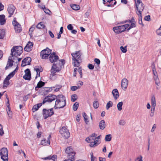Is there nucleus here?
<instances>
[{
    "instance_id": "obj_1",
    "label": "nucleus",
    "mask_w": 161,
    "mask_h": 161,
    "mask_svg": "<svg viewBox=\"0 0 161 161\" xmlns=\"http://www.w3.org/2000/svg\"><path fill=\"white\" fill-rule=\"evenodd\" d=\"M66 104L65 97L63 95H58L57 96L54 108L55 109H59L64 107Z\"/></svg>"
},
{
    "instance_id": "obj_2",
    "label": "nucleus",
    "mask_w": 161,
    "mask_h": 161,
    "mask_svg": "<svg viewBox=\"0 0 161 161\" xmlns=\"http://www.w3.org/2000/svg\"><path fill=\"white\" fill-rule=\"evenodd\" d=\"M82 53L80 51H76L75 53H72V59L74 61L73 63L74 66L78 67L80 65V62L82 60Z\"/></svg>"
},
{
    "instance_id": "obj_3",
    "label": "nucleus",
    "mask_w": 161,
    "mask_h": 161,
    "mask_svg": "<svg viewBox=\"0 0 161 161\" xmlns=\"http://www.w3.org/2000/svg\"><path fill=\"white\" fill-rule=\"evenodd\" d=\"M23 48L21 46H14L11 49V55L12 57H17L20 56L22 53Z\"/></svg>"
},
{
    "instance_id": "obj_4",
    "label": "nucleus",
    "mask_w": 161,
    "mask_h": 161,
    "mask_svg": "<svg viewBox=\"0 0 161 161\" xmlns=\"http://www.w3.org/2000/svg\"><path fill=\"white\" fill-rule=\"evenodd\" d=\"M1 158L3 161H8V150L6 148L3 147L0 150Z\"/></svg>"
},
{
    "instance_id": "obj_5",
    "label": "nucleus",
    "mask_w": 161,
    "mask_h": 161,
    "mask_svg": "<svg viewBox=\"0 0 161 161\" xmlns=\"http://www.w3.org/2000/svg\"><path fill=\"white\" fill-rule=\"evenodd\" d=\"M136 8L139 14H142L141 12L143 10L144 7V4L142 3L141 0H137L135 1Z\"/></svg>"
},
{
    "instance_id": "obj_6",
    "label": "nucleus",
    "mask_w": 161,
    "mask_h": 161,
    "mask_svg": "<svg viewBox=\"0 0 161 161\" xmlns=\"http://www.w3.org/2000/svg\"><path fill=\"white\" fill-rule=\"evenodd\" d=\"M51 50L48 48L42 50L40 54L42 58L43 59H46L48 58V56L51 53Z\"/></svg>"
},
{
    "instance_id": "obj_7",
    "label": "nucleus",
    "mask_w": 161,
    "mask_h": 161,
    "mask_svg": "<svg viewBox=\"0 0 161 161\" xmlns=\"http://www.w3.org/2000/svg\"><path fill=\"white\" fill-rule=\"evenodd\" d=\"M12 24L14 26V29L16 32L19 33L21 31L22 29L21 26L19 23L16 21L15 18H14L12 22Z\"/></svg>"
},
{
    "instance_id": "obj_8",
    "label": "nucleus",
    "mask_w": 161,
    "mask_h": 161,
    "mask_svg": "<svg viewBox=\"0 0 161 161\" xmlns=\"http://www.w3.org/2000/svg\"><path fill=\"white\" fill-rule=\"evenodd\" d=\"M53 109V108L47 110L45 108L43 109V114L44 119H46L53 114L54 112Z\"/></svg>"
},
{
    "instance_id": "obj_9",
    "label": "nucleus",
    "mask_w": 161,
    "mask_h": 161,
    "mask_svg": "<svg viewBox=\"0 0 161 161\" xmlns=\"http://www.w3.org/2000/svg\"><path fill=\"white\" fill-rule=\"evenodd\" d=\"M57 97V96H56L55 95L52 94H49L44 98L43 101L42 103L44 104L46 102L51 103L55 99L56 100Z\"/></svg>"
},
{
    "instance_id": "obj_10",
    "label": "nucleus",
    "mask_w": 161,
    "mask_h": 161,
    "mask_svg": "<svg viewBox=\"0 0 161 161\" xmlns=\"http://www.w3.org/2000/svg\"><path fill=\"white\" fill-rule=\"evenodd\" d=\"M62 136L65 139H67L69 137L70 133L66 127H63L59 131Z\"/></svg>"
},
{
    "instance_id": "obj_11",
    "label": "nucleus",
    "mask_w": 161,
    "mask_h": 161,
    "mask_svg": "<svg viewBox=\"0 0 161 161\" xmlns=\"http://www.w3.org/2000/svg\"><path fill=\"white\" fill-rule=\"evenodd\" d=\"M60 70V69L58 66L57 64H54L51 69V75L54 76L56 72H58Z\"/></svg>"
},
{
    "instance_id": "obj_12",
    "label": "nucleus",
    "mask_w": 161,
    "mask_h": 161,
    "mask_svg": "<svg viewBox=\"0 0 161 161\" xmlns=\"http://www.w3.org/2000/svg\"><path fill=\"white\" fill-rule=\"evenodd\" d=\"M15 8L14 6L11 4H9L7 9V10L9 15L8 17H10L13 15L15 10Z\"/></svg>"
},
{
    "instance_id": "obj_13",
    "label": "nucleus",
    "mask_w": 161,
    "mask_h": 161,
    "mask_svg": "<svg viewBox=\"0 0 161 161\" xmlns=\"http://www.w3.org/2000/svg\"><path fill=\"white\" fill-rule=\"evenodd\" d=\"M151 104L152 108L151 110V113H154L156 106V101L155 97L154 96H152L151 97Z\"/></svg>"
},
{
    "instance_id": "obj_14",
    "label": "nucleus",
    "mask_w": 161,
    "mask_h": 161,
    "mask_svg": "<svg viewBox=\"0 0 161 161\" xmlns=\"http://www.w3.org/2000/svg\"><path fill=\"white\" fill-rule=\"evenodd\" d=\"M49 59L50 61L53 63L58 60V57L56 55L55 53L53 52L50 55Z\"/></svg>"
},
{
    "instance_id": "obj_15",
    "label": "nucleus",
    "mask_w": 161,
    "mask_h": 161,
    "mask_svg": "<svg viewBox=\"0 0 161 161\" xmlns=\"http://www.w3.org/2000/svg\"><path fill=\"white\" fill-rule=\"evenodd\" d=\"M31 61V59L30 57H27L25 58L22 61V63L21 65V66L22 67H24L27 65H30Z\"/></svg>"
},
{
    "instance_id": "obj_16",
    "label": "nucleus",
    "mask_w": 161,
    "mask_h": 161,
    "mask_svg": "<svg viewBox=\"0 0 161 161\" xmlns=\"http://www.w3.org/2000/svg\"><path fill=\"white\" fill-rule=\"evenodd\" d=\"M25 74L23 76V78L25 80H30L31 79V71L29 69H27L25 71Z\"/></svg>"
},
{
    "instance_id": "obj_17",
    "label": "nucleus",
    "mask_w": 161,
    "mask_h": 161,
    "mask_svg": "<svg viewBox=\"0 0 161 161\" xmlns=\"http://www.w3.org/2000/svg\"><path fill=\"white\" fill-rule=\"evenodd\" d=\"M122 25L118 26L113 28V30L116 33L119 34L125 31Z\"/></svg>"
},
{
    "instance_id": "obj_18",
    "label": "nucleus",
    "mask_w": 161,
    "mask_h": 161,
    "mask_svg": "<svg viewBox=\"0 0 161 161\" xmlns=\"http://www.w3.org/2000/svg\"><path fill=\"white\" fill-rule=\"evenodd\" d=\"M128 81L126 78H124L121 80V86L122 89L125 90L128 86Z\"/></svg>"
},
{
    "instance_id": "obj_19",
    "label": "nucleus",
    "mask_w": 161,
    "mask_h": 161,
    "mask_svg": "<svg viewBox=\"0 0 161 161\" xmlns=\"http://www.w3.org/2000/svg\"><path fill=\"white\" fill-rule=\"evenodd\" d=\"M33 45V44L32 42H29L25 47L24 49V50L26 52L30 51L32 50Z\"/></svg>"
},
{
    "instance_id": "obj_20",
    "label": "nucleus",
    "mask_w": 161,
    "mask_h": 161,
    "mask_svg": "<svg viewBox=\"0 0 161 161\" xmlns=\"http://www.w3.org/2000/svg\"><path fill=\"white\" fill-rule=\"evenodd\" d=\"M97 136V135L95 133H93L91 136L87 137L86 139V141L88 142H93L95 139L94 137H96Z\"/></svg>"
},
{
    "instance_id": "obj_21",
    "label": "nucleus",
    "mask_w": 161,
    "mask_h": 161,
    "mask_svg": "<svg viewBox=\"0 0 161 161\" xmlns=\"http://www.w3.org/2000/svg\"><path fill=\"white\" fill-rule=\"evenodd\" d=\"M65 152L68 154H69L72 153V157H73V156L75 155V152L73 151L71 147H67L66 149Z\"/></svg>"
},
{
    "instance_id": "obj_22",
    "label": "nucleus",
    "mask_w": 161,
    "mask_h": 161,
    "mask_svg": "<svg viewBox=\"0 0 161 161\" xmlns=\"http://www.w3.org/2000/svg\"><path fill=\"white\" fill-rule=\"evenodd\" d=\"M100 143V142H99V140L97 139L95 137L94 141L90 143V146L91 147H95L98 145Z\"/></svg>"
},
{
    "instance_id": "obj_23",
    "label": "nucleus",
    "mask_w": 161,
    "mask_h": 161,
    "mask_svg": "<svg viewBox=\"0 0 161 161\" xmlns=\"http://www.w3.org/2000/svg\"><path fill=\"white\" fill-rule=\"evenodd\" d=\"M112 94L114 99L115 100L118 99L119 97V93L117 89H115L113 90L112 91Z\"/></svg>"
},
{
    "instance_id": "obj_24",
    "label": "nucleus",
    "mask_w": 161,
    "mask_h": 161,
    "mask_svg": "<svg viewBox=\"0 0 161 161\" xmlns=\"http://www.w3.org/2000/svg\"><path fill=\"white\" fill-rule=\"evenodd\" d=\"M12 57L11 56L9 57L8 64L5 67L6 69H8L9 67H12L13 65V63L14 62V61L12 60Z\"/></svg>"
},
{
    "instance_id": "obj_25",
    "label": "nucleus",
    "mask_w": 161,
    "mask_h": 161,
    "mask_svg": "<svg viewBox=\"0 0 161 161\" xmlns=\"http://www.w3.org/2000/svg\"><path fill=\"white\" fill-rule=\"evenodd\" d=\"M51 137V135H49L47 138V140L46 142V139H44L43 140L41 141V144L42 145H43L44 146H45L46 145L47 143H48L49 144H50V142L49 140L50 138Z\"/></svg>"
},
{
    "instance_id": "obj_26",
    "label": "nucleus",
    "mask_w": 161,
    "mask_h": 161,
    "mask_svg": "<svg viewBox=\"0 0 161 161\" xmlns=\"http://www.w3.org/2000/svg\"><path fill=\"white\" fill-rule=\"evenodd\" d=\"M116 3V1L115 0H110L108 3L105 4V5L108 7H113Z\"/></svg>"
},
{
    "instance_id": "obj_27",
    "label": "nucleus",
    "mask_w": 161,
    "mask_h": 161,
    "mask_svg": "<svg viewBox=\"0 0 161 161\" xmlns=\"http://www.w3.org/2000/svg\"><path fill=\"white\" fill-rule=\"evenodd\" d=\"M5 23V16L4 14L0 15V24L1 25H3Z\"/></svg>"
},
{
    "instance_id": "obj_28",
    "label": "nucleus",
    "mask_w": 161,
    "mask_h": 161,
    "mask_svg": "<svg viewBox=\"0 0 161 161\" xmlns=\"http://www.w3.org/2000/svg\"><path fill=\"white\" fill-rule=\"evenodd\" d=\"M105 122L104 120H101L99 123V128L101 130H103L105 127Z\"/></svg>"
},
{
    "instance_id": "obj_29",
    "label": "nucleus",
    "mask_w": 161,
    "mask_h": 161,
    "mask_svg": "<svg viewBox=\"0 0 161 161\" xmlns=\"http://www.w3.org/2000/svg\"><path fill=\"white\" fill-rule=\"evenodd\" d=\"M45 82H42V81H40L37 85V86L35 87V89L36 91L37 90V89L39 88H41L43 86H44L45 85Z\"/></svg>"
},
{
    "instance_id": "obj_30",
    "label": "nucleus",
    "mask_w": 161,
    "mask_h": 161,
    "mask_svg": "<svg viewBox=\"0 0 161 161\" xmlns=\"http://www.w3.org/2000/svg\"><path fill=\"white\" fill-rule=\"evenodd\" d=\"M7 99H8V101L7 103V106L8 107V109H7V114H8V116L9 117H10L11 115V112L10 111V108L9 107V103L8 99V98H7Z\"/></svg>"
},
{
    "instance_id": "obj_31",
    "label": "nucleus",
    "mask_w": 161,
    "mask_h": 161,
    "mask_svg": "<svg viewBox=\"0 0 161 161\" xmlns=\"http://www.w3.org/2000/svg\"><path fill=\"white\" fill-rule=\"evenodd\" d=\"M36 27L37 28L39 29L45 28L46 30H47L45 26L43 24L42 22L39 23L36 25Z\"/></svg>"
},
{
    "instance_id": "obj_32",
    "label": "nucleus",
    "mask_w": 161,
    "mask_h": 161,
    "mask_svg": "<svg viewBox=\"0 0 161 161\" xmlns=\"http://www.w3.org/2000/svg\"><path fill=\"white\" fill-rule=\"evenodd\" d=\"M34 70H35L37 73H40L42 72L43 70V69L40 66H35L34 69Z\"/></svg>"
},
{
    "instance_id": "obj_33",
    "label": "nucleus",
    "mask_w": 161,
    "mask_h": 161,
    "mask_svg": "<svg viewBox=\"0 0 161 161\" xmlns=\"http://www.w3.org/2000/svg\"><path fill=\"white\" fill-rule=\"evenodd\" d=\"M72 9L75 10H77L79 9L80 6L76 4H73L71 6Z\"/></svg>"
},
{
    "instance_id": "obj_34",
    "label": "nucleus",
    "mask_w": 161,
    "mask_h": 161,
    "mask_svg": "<svg viewBox=\"0 0 161 161\" xmlns=\"http://www.w3.org/2000/svg\"><path fill=\"white\" fill-rule=\"evenodd\" d=\"M123 102H120L117 105V107L119 111H121L122 109V106L123 105Z\"/></svg>"
},
{
    "instance_id": "obj_35",
    "label": "nucleus",
    "mask_w": 161,
    "mask_h": 161,
    "mask_svg": "<svg viewBox=\"0 0 161 161\" xmlns=\"http://www.w3.org/2000/svg\"><path fill=\"white\" fill-rule=\"evenodd\" d=\"M113 105V102L111 101H109L107 104L106 106V109L107 110H108L110 107H112V106Z\"/></svg>"
},
{
    "instance_id": "obj_36",
    "label": "nucleus",
    "mask_w": 161,
    "mask_h": 161,
    "mask_svg": "<svg viewBox=\"0 0 161 161\" xmlns=\"http://www.w3.org/2000/svg\"><path fill=\"white\" fill-rule=\"evenodd\" d=\"M112 139L111 135V134H108L106 135L105 137V140L107 142H109Z\"/></svg>"
},
{
    "instance_id": "obj_37",
    "label": "nucleus",
    "mask_w": 161,
    "mask_h": 161,
    "mask_svg": "<svg viewBox=\"0 0 161 161\" xmlns=\"http://www.w3.org/2000/svg\"><path fill=\"white\" fill-rule=\"evenodd\" d=\"M83 116V117L84 119V121L85 122V123L87 124L88 122H89V121H88V119H87V116L86 114V113L85 112L83 113L82 114Z\"/></svg>"
},
{
    "instance_id": "obj_38",
    "label": "nucleus",
    "mask_w": 161,
    "mask_h": 161,
    "mask_svg": "<svg viewBox=\"0 0 161 161\" xmlns=\"http://www.w3.org/2000/svg\"><path fill=\"white\" fill-rule=\"evenodd\" d=\"M79 107V103L76 102H75L73 105V108L74 111H76L78 109Z\"/></svg>"
},
{
    "instance_id": "obj_39",
    "label": "nucleus",
    "mask_w": 161,
    "mask_h": 161,
    "mask_svg": "<svg viewBox=\"0 0 161 161\" xmlns=\"http://www.w3.org/2000/svg\"><path fill=\"white\" fill-rule=\"evenodd\" d=\"M120 48L122 52L123 53H125L127 51V46L123 47L121 46L120 47Z\"/></svg>"
},
{
    "instance_id": "obj_40",
    "label": "nucleus",
    "mask_w": 161,
    "mask_h": 161,
    "mask_svg": "<svg viewBox=\"0 0 161 161\" xmlns=\"http://www.w3.org/2000/svg\"><path fill=\"white\" fill-rule=\"evenodd\" d=\"M68 154L67 157L71 159L72 161H74L75 159V155L73 156V157H72V153H70Z\"/></svg>"
},
{
    "instance_id": "obj_41",
    "label": "nucleus",
    "mask_w": 161,
    "mask_h": 161,
    "mask_svg": "<svg viewBox=\"0 0 161 161\" xmlns=\"http://www.w3.org/2000/svg\"><path fill=\"white\" fill-rule=\"evenodd\" d=\"M77 99V95L76 94L72 95L71 96V101L73 102H75Z\"/></svg>"
},
{
    "instance_id": "obj_42",
    "label": "nucleus",
    "mask_w": 161,
    "mask_h": 161,
    "mask_svg": "<svg viewBox=\"0 0 161 161\" xmlns=\"http://www.w3.org/2000/svg\"><path fill=\"white\" fill-rule=\"evenodd\" d=\"M137 14L139 16V23L140 25H142V14H139L137 12Z\"/></svg>"
},
{
    "instance_id": "obj_43",
    "label": "nucleus",
    "mask_w": 161,
    "mask_h": 161,
    "mask_svg": "<svg viewBox=\"0 0 161 161\" xmlns=\"http://www.w3.org/2000/svg\"><path fill=\"white\" fill-rule=\"evenodd\" d=\"M136 26V25L135 22L131 23V25L127 29V31H129L131 28L135 27Z\"/></svg>"
},
{
    "instance_id": "obj_44",
    "label": "nucleus",
    "mask_w": 161,
    "mask_h": 161,
    "mask_svg": "<svg viewBox=\"0 0 161 161\" xmlns=\"http://www.w3.org/2000/svg\"><path fill=\"white\" fill-rule=\"evenodd\" d=\"M93 106L94 108H97L99 107L98 102L97 101L94 102L93 103Z\"/></svg>"
},
{
    "instance_id": "obj_45",
    "label": "nucleus",
    "mask_w": 161,
    "mask_h": 161,
    "mask_svg": "<svg viewBox=\"0 0 161 161\" xmlns=\"http://www.w3.org/2000/svg\"><path fill=\"white\" fill-rule=\"evenodd\" d=\"M3 87H7V86L9 84V81L8 80H4L3 82Z\"/></svg>"
},
{
    "instance_id": "obj_46",
    "label": "nucleus",
    "mask_w": 161,
    "mask_h": 161,
    "mask_svg": "<svg viewBox=\"0 0 161 161\" xmlns=\"http://www.w3.org/2000/svg\"><path fill=\"white\" fill-rule=\"evenodd\" d=\"M4 133V132L3 129V127L1 124H0V136H2Z\"/></svg>"
},
{
    "instance_id": "obj_47",
    "label": "nucleus",
    "mask_w": 161,
    "mask_h": 161,
    "mask_svg": "<svg viewBox=\"0 0 161 161\" xmlns=\"http://www.w3.org/2000/svg\"><path fill=\"white\" fill-rule=\"evenodd\" d=\"M125 124V122L123 120H120L119 121V124L121 125H124Z\"/></svg>"
},
{
    "instance_id": "obj_48",
    "label": "nucleus",
    "mask_w": 161,
    "mask_h": 161,
    "mask_svg": "<svg viewBox=\"0 0 161 161\" xmlns=\"http://www.w3.org/2000/svg\"><path fill=\"white\" fill-rule=\"evenodd\" d=\"M94 61L98 65H98L100 63V60L98 59L95 58L94 59Z\"/></svg>"
},
{
    "instance_id": "obj_49",
    "label": "nucleus",
    "mask_w": 161,
    "mask_h": 161,
    "mask_svg": "<svg viewBox=\"0 0 161 161\" xmlns=\"http://www.w3.org/2000/svg\"><path fill=\"white\" fill-rule=\"evenodd\" d=\"M156 32L157 34L160 36H161V26L160 27V28L157 30L156 31Z\"/></svg>"
},
{
    "instance_id": "obj_50",
    "label": "nucleus",
    "mask_w": 161,
    "mask_h": 161,
    "mask_svg": "<svg viewBox=\"0 0 161 161\" xmlns=\"http://www.w3.org/2000/svg\"><path fill=\"white\" fill-rule=\"evenodd\" d=\"M91 161H95L96 158L93 156V153H91Z\"/></svg>"
},
{
    "instance_id": "obj_51",
    "label": "nucleus",
    "mask_w": 161,
    "mask_h": 161,
    "mask_svg": "<svg viewBox=\"0 0 161 161\" xmlns=\"http://www.w3.org/2000/svg\"><path fill=\"white\" fill-rule=\"evenodd\" d=\"M68 29L70 31H72L73 28V27L72 26L71 24H69L67 26Z\"/></svg>"
},
{
    "instance_id": "obj_52",
    "label": "nucleus",
    "mask_w": 161,
    "mask_h": 161,
    "mask_svg": "<svg viewBox=\"0 0 161 161\" xmlns=\"http://www.w3.org/2000/svg\"><path fill=\"white\" fill-rule=\"evenodd\" d=\"M39 108V107H38V106L36 105H34L33 106V109H32L33 111L34 112L35 111L37 110Z\"/></svg>"
},
{
    "instance_id": "obj_53",
    "label": "nucleus",
    "mask_w": 161,
    "mask_h": 161,
    "mask_svg": "<svg viewBox=\"0 0 161 161\" xmlns=\"http://www.w3.org/2000/svg\"><path fill=\"white\" fill-rule=\"evenodd\" d=\"M88 67L89 69L92 70L94 69V66L92 64H89L88 65Z\"/></svg>"
},
{
    "instance_id": "obj_54",
    "label": "nucleus",
    "mask_w": 161,
    "mask_h": 161,
    "mask_svg": "<svg viewBox=\"0 0 161 161\" xmlns=\"http://www.w3.org/2000/svg\"><path fill=\"white\" fill-rule=\"evenodd\" d=\"M44 11L45 12V13L47 14H49V13H51V11L49 9H47L46 8L44 10Z\"/></svg>"
},
{
    "instance_id": "obj_55",
    "label": "nucleus",
    "mask_w": 161,
    "mask_h": 161,
    "mask_svg": "<svg viewBox=\"0 0 161 161\" xmlns=\"http://www.w3.org/2000/svg\"><path fill=\"white\" fill-rule=\"evenodd\" d=\"M122 26L124 27V29L125 31L126 29H127L129 27L130 25L129 24H125L122 25Z\"/></svg>"
},
{
    "instance_id": "obj_56",
    "label": "nucleus",
    "mask_w": 161,
    "mask_h": 161,
    "mask_svg": "<svg viewBox=\"0 0 161 161\" xmlns=\"http://www.w3.org/2000/svg\"><path fill=\"white\" fill-rule=\"evenodd\" d=\"M78 71L79 73L80 74V77L81 78L82 77V69H81V67H80L79 68V69H78Z\"/></svg>"
},
{
    "instance_id": "obj_57",
    "label": "nucleus",
    "mask_w": 161,
    "mask_h": 161,
    "mask_svg": "<svg viewBox=\"0 0 161 161\" xmlns=\"http://www.w3.org/2000/svg\"><path fill=\"white\" fill-rule=\"evenodd\" d=\"M140 158L138 157L135 159V161H143L142 160V157L141 156H140Z\"/></svg>"
},
{
    "instance_id": "obj_58",
    "label": "nucleus",
    "mask_w": 161,
    "mask_h": 161,
    "mask_svg": "<svg viewBox=\"0 0 161 161\" xmlns=\"http://www.w3.org/2000/svg\"><path fill=\"white\" fill-rule=\"evenodd\" d=\"M35 28V26L34 25L32 26L31 28H30L29 29V33H30V32H33Z\"/></svg>"
},
{
    "instance_id": "obj_59",
    "label": "nucleus",
    "mask_w": 161,
    "mask_h": 161,
    "mask_svg": "<svg viewBox=\"0 0 161 161\" xmlns=\"http://www.w3.org/2000/svg\"><path fill=\"white\" fill-rule=\"evenodd\" d=\"M78 89V87L75 86H72L71 87V89L72 91L76 90Z\"/></svg>"
},
{
    "instance_id": "obj_60",
    "label": "nucleus",
    "mask_w": 161,
    "mask_h": 161,
    "mask_svg": "<svg viewBox=\"0 0 161 161\" xmlns=\"http://www.w3.org/2000/svg\"><path fill=\"white\" fill-rule=\"evenodd\" d=\"M15 73V72L13 71L12 72L10 73L8 75L9 76L11 77V78L12 77Z\"/></svg>"
},
{
    "instance_id": "obj_61",
    "label": "nucleus",
    "mask_w": 161,
    "mask_h": 161,
    "mask_svg": "<svg viewBox=\"0 0 161 161\" xmlns=\"http://www.w3.org/2000/svg\"><path fill=\"white\" fill-rule=\"evenodd\" d=\"M4 8V5L2 4L1 3H0V11L3 10Z\"/></svg>"
},
{
    "instance_id": "obj_62",
    "label": "nucleus",
    "mask_w": 161,
    "mask_h": 161,
    "mask_svg": "<svg viewBox=\"0 0 161 161\" xmlns=\"http://www.w3.org/2000/svg\"><path fill=\"white\" fill-rule=\"evenodd\" d=\"M150 16L149 15L146 16L145 17L144 19L147 21H149L150 19Z\"/></svg>"
},
{
    "instance_id": "obj_63",
    "label": "nucleus",
    "mask_w": 161,
    "mask_h": 161,
    "mask_svg": "<svg viewBox=\"0 0 161 161\" xmlns=\"http://www.w3.org/2000/svg\"><path fill=\"white\" fill-rule=\"evenodd\" d=\"M48 32H49V34L50 36L52 38L54 37V34L52 33V32L50 31H48Z\"/></svg>"
},
{
    "instance_id": "obj_64",
    "label": "nucleus",
    "mask_w": 161,
    "mask_h": 161,
    "mask_svg": "<svg viewBox=\"0 0 161 161\" xmlns=\"http://www.w3.org/2000/svg\"><path fill=\"white\" fill-rule=\"evenodd\" d=\"M57 158V156L56 155H53L51 157V159H52L53 161H55Z\"/></svg>"
}]
</instances>
